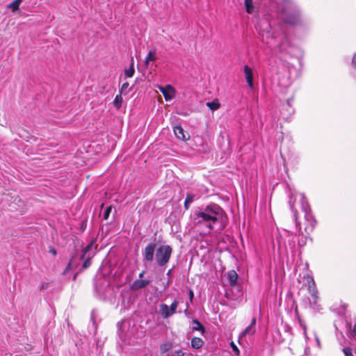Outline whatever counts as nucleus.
<instances>
[{
    "label": "nucleus",
    "mask_w": 356,
    "mask_h": 356,
    "mask_svg": "<svg viewBox=\"0 0 356 356\" xmlns=\"http://www.w3.org/2000/svg\"><path fill=\"white\" fill-rule=\"evenodd\" d=\"M150 283L149 280H136L131 285V289L134 291H138L146 287Z\"/></svg>",
    "instance_id": "obj_10"
},
{
    "label": "nucleus",
    "mask_w": 356,
    "mask_h": 356,
    "mask_svg": "<svg viewBox=\"0 0 356 356\" xmlns=\"http://www.w3.org/2000/svg\"><path fill=\"white\" fill-rule=\"evenodd\" d=\"M172 343L170 342L163 343L160 346V350L162 354L166 353L172 348Z\"/></svg>",
    "instance_id": "obj_21"
},
{
    "label": "nucleus",
    "mask_w": 356,
    "mask_h": 356,
    "mask_svg": "<svg viewBox=\"0 0 356 356\" xmlns=\"http://www.w3.org/2000/svg\"><path fill=\"white\" fill-rule=\"evenodd\" d=\"M300 202L302 210L305 213V220L309 222L311 225V229H312L316 224V220H314V216L311 213L310 206L304 194H301Z\"/></svg>",
    "instance_id": "obj_7"
},
{
    "label": "nucleus",
    "mask_w": 356,
    "mask_h": 356,
    "mask_svg": "<svg viewBox=\"0 0 356 356\" xmlns=\"http://www.w3.org/2000/svg\"><path fill=\"white\" fill-rule=\"evenodd\" d=\"M194 198H195V195L191 194V193H188L186 197V199H185V201H184V208L188 210L190 207V205L191 204V203L193 202L194 200Z\"/></svg>",
    "instance_id": "obj_20"
},
{
    "label": "nucleus",
    "mask_w": 356,
    "mask_h": 356,
    "mask_svg": "<svg viewBox=\"0 0 356 356\" xmlns=\"http://www.w3.org/2000/svg\"><path fill=\"white\" fill-rule=\"evenodd\" d=\"M122 102L123 99L121 94L117 95L114 99L113 105L115 108H120L122 106Z\"/></svg>",
    "instance_id": "obj_25"
},
{
    "label": "nucleus",
    "mask_w": 356,
    "mask_h": 356,
    "mask_svg": "<svg viewBox=\"0 0 356 356\" xmlns=\"http://www.w3.org/2000/svg\"><path fill=\"white\" fill-rule=\"evenodd\" d=\"M156 60V49L150 50L148 52L147 56L145 58V65L147 66L149 61H154Z\"/></svg>",
    "instance_id": "obj_19"
},
{
    "label": "nucleus",
    "mask_w": 356,
    "mask_h": 356,
    "mask_svg": "<svg viewBox=\"0 0 356 356\" xmlns=\"http://www.w3.org/2000/svg\"><path fill=\"white\" fill-rule=\"evenodd\" d=\"M343 353L346 356H353L352 349L350 347H345L343 348Z\"/></svg>",
    "instance_id": "obj_30"
},
{
    "label": "nucleus",
    "mask_w": 356,
    "mask_h": 356,
    "mask_svg": "<svg viewBox=\"0 0 356 356\" xmlns=\"http://www.w3.org/2000/svg\"><path fill=\"white\" fill-rule=\"evenodd\" d=\"M228 279L229 284L234 286L238 280V274L234 270H230L228 272Z\"/></svg>",
    "instance_id": "obj_16"
},
{
    "label": "nucleus",
    "mask_w": 356,
    "mask_h": 356,
    "mask_svg": "<svg viewBox=\"0 0 356 356\" xmlns=\"http://www.w3.org/2000/svg\"><path fill=\"white\" fill-rule=\"evenodd\" d=\"M256 323V318L253 317L251 321V323L248 326L241 334L240 337H244L246 334H253L255 332V330L253 328Z\"/></svg>",
    "instance_id": "obj_12"
},
{
    "label": "nucleus",
    "mask_w": 356,
    "mask_h": 356,
    "mask_svg": "<svg viewBox=\"0 0 356 356\" xmlns=\"http://www.w3.org/2000/svg\"><path fill=\"white\" fill-rule=\"evenodd\" d=\"M256 29L258 30L259 35L263 42H265L270 48L275 46V44L271 41L275 40L276 35L272 31L271 25L267 20H261L256 25Z\"/></svg>",
    "instance_id": "obj_2"
},
{
    "label": "nucleus",
    "mask_w": 356,
    "mask_h": 356,
    "mask_svg": "<svg viewBox=\"0 0 356 356\" xmlns=\"http://www.w3.org/2000/svg\"><path fill=\"white\" fill-rule=\"evenodd\" d=\"M294 247H295V245L293 243V245L291 247V249L293 250L294 248Z\"/></svg>",
    "instance_id": "obj_44"
},
{
    "label": "nucleus",
    "mask_w": 356,
    "mask_h": 356,
    "mask_svg": "<svg viewBox=\"0 0 356 356\" xmlns=\"http://www.w3.org/2000/svg\"><path fill=\"white\" fill-rule=\"evenodd\" d=\"M134 72H135V70L134 68V60L132 58L131 66L128 69H126L124 70V74H125L126 76H127V77H132L134 74Z\"/></svg>",
    "instance_id": "obj_26"
},
{
    "label": "nucleus",
    "mask_w": 356,
    "mask_h": 356,
    "mask_svg": "<svg viewBox=\"0 0 356 356\" xmlns=\"http://www.w3.org/2000/svg\"><path fill=\"white\" fill-rule=\"evenodd\" d=\"M189 298L191 302H193V298H194V293L192 289H189L188 291Z\"/></svg>",
    "instance_id": "obj_35"
},
{
    "label": "nucleus",
    "mask_w": 356,
    "mask_h": 356,
    "mask_svg": "<svg viewBox=\"0 0 356 356\" xmlns=\"http://www.w3.org/2000/svg\"><path fill=\"white\" fill-rule=\"evenodd\" d=\"M352 65L354 67V68L356 69V54L354 55L353 60H352Z\"/></svg>",
    "instance_id": "obj_37"
},
{
    "label": "nucleus",
    "mask_w": 356,
    "mask_h": 356,
    "mask_svg": "<svg viewBox=\"0 0 356 356\" xmlns=\"http://www.w3.org/2000/svg\"><path fill=\"white\" fill-rule=\"evenodd\" d=\"M184 353L180 349V350H175V351L172 352L170 354H168L165 356H184Z\"/></svg>",
    "instance_id": "obj_29"
},
{
    "label": "nucleus",
    "mask_w": 356,
    "mask_h": 356,
    "mask_svg": "<svg viewBox=\"0 0 356 356\" xmlns=\"http://www.w3.org/2000/svg\"><path fill=\"white\" fill-rule=\"evenodd\" d=\"M71 269V264L69 263L67 266H66L65 269L64 270L63 274L66 275L67 272Z\"/></svg>",
    "instance_id": "obj_36"
},
{
    "label": "nucleus",
    "mask_w": 356,
    "mask_h": 356,
    "mask_svg": "<svg viewBox=\"0 0 356 356\" xmlns=\"http://www.w3.org/2000/svg\"><path fill=\"white\" fill-rule=\"evenodd\" d=\"M145 273V270L142 271V272L139 274V275H138L139 279H142V278L143 277V276H144Z\"/></svg>",
    "instance_id": "obj_40"
},
{
    "label": "nucleus",
    "mask_w": 356,
    "mask_h": 356,
    "mask_svg": "<svg viewBox=\"0 0 356 356\" xmlns=\"http://www.w3.org/2000/svg\"><path fill=\"white\" fill-rule=\"evenodd\" d=\"M172 249L169 245H160L156 250L155 260L159 267H164L169 262Z\"/></svg>",
    "instance_id": "obj_3"
},
{
    "label": "nucleus",
    "mask_w": 356,
    "mask_h": 356,
    "mask_svg": "<svg viewBox=\"0 0 356 356\" xmlns=\"http://www.w3.org/2000/svg\"><path fill=\"white\" fill-rule=\"evenodd\" d=\"M156 245L154 242L148 243L142 251L143 261L145 265L151 264L154 261V254L156 255Z\"/></svg>",
    "instance_id": "obj_6"
},
{
    "label": "nucleus",
    "mask_w": 356,
    "mask_h": 356,
    "mask_svg": "<svg viewBox=\"0 0 356 356\" xmlns=\"http://www.w3.org/2000/svg\"><path fill=\"white\" fill-rule=\"evenodd\" d=\"M353 332V333L355 334V335L356 336V323H355V325H354Z\"/></svg>",
    "instance_id": "obj_41"
},
{
    "label": "nucleus",
    "mask_w": 356,
    "mask_h": 356,
    "mask_svg": "<svg viewBox=\"0 0 356 356\" xmlns=\"http://www.w3.org/2000/svg\"><path fill=\"white\" fill-rule=\"evenodd\" d=\"M289 204L291 210V211L293 213V217H294V220H295V222H296V228L298 229L300 227V222H298V216H298V211L294 208V205H293L294 204V201L292 200V198L290 199V200L289 202Z\"/></svg>",
    "instance_id": "obj_14"
},
{
    "label": "nucleus",
    "mask_w": 356,
    "mask_h": 356,
    "mask_svg": "<svg viewBox=\"0 0 356 356\" xmlns=\"http://www.w3.org/2000/svg\"><path fill=\"white\" fill-rule=\"evenodd\" d=\"M170 272H171V270H168V272L167 275H169L170 274Z\"/></svg>",
    "instance_id": "obj_46"
},
{
    "label": "nucleus",
    "mask_w": 356,
    "mask_h": 356,
    "mask_svg": "<svg viewBox=\"0 0 356 356\" xmlns=\"http://www.w3.org/2000/svg\"><path fill=\"white\" fill-rule=\"evenodd\" d=\"M90 264H91L90 259H87L86 260L84 261V262L82 265V267H83V268H87L90 266Z\"/></svg>",
    "instance_id": "obj_31"
},
{
    "label": "nucleus",
    "mask_w": 356,
    "mask_h": 356,
    "mask_svg": "<svg viewBox=\"0 0 356 356\" xmlns=\"http://www.w3.org/2000/svg\"><path fill=\"white\" fill-rule=\"evenodd\" d=\"M243 72L245 74V80L250 89L253 88V74L252 70L248 65H245L243 67Z\"/></svg>",
    "instance_id": "obj_11"
},
{
    "label": "nucleus",
    "mask_w": 356,
    "mask_h": 356,
    "mask_svg": "<svg viewBox=\"0 0 356 356\" xmlns=\"http://www.w3.org/2000/svg\"><path fill=\"white\" fill-rule=\"evenodd\" d=\"M129 87V83L125 82L122 85L120 92H122L124 90H125Z\"/></svg>",
    "instance_id": "obj_34"
},
{
    "label": "nucleus",
    "mask_w": 356,
    "mask_h": 356,
    "mask_svg": "<svg viewBox=\"0 0 356 356\" xmlns=\"http://www.w3.org/2000/svg\"><path fill=\"white\" fill-rule=\"evenodd\" d=\"M207 106L212 111H216L218 109L220 106V104L219 103L218 99H214L212 102H209L207 103Z\"/></svg>",
    "instance_id": "obj_22"
},
{
    "label": "nucleus",
    "mask_w": 356,
    "mask_h": 356,
    "mask_svg": "<svg viewBox=\"0 0 356 356\" xmlns=\"http://www.w3.org/2000/svg\"><path fill=\"white\" fill-rule=\"evenodd\" d=\"M92 246H93V242H91L90 243H89L83 250L84 254L89 252L92 249Z\"/></svg>",
    "instance_id": "obj_33"
},
{
    "label": "nucleus",
    "mask_w": 356,
    "mask_h": 356,
    "mask_svg": "<svg viewBox=\"0 0 356 356\" xmlns=\"http://www.w3.org/2000/svg\"><path fill=\"white\" fill-rule=\"evenodd\" d=\"M300 325L303 329L305 334L306 333V325L302 322V321L299 320Z\"/></svg>",
    "instance_id": "obj_38"
},
{
    "label": "nucleus",
    "mask_w": 356,
    "mask_h": 356,
    "mask_svg": "<svg viewBox=\"0 0 356 356\" xmlns=\"http://www.w3.org/2000/svg\"><path fill=\"white\" fill-rule=\"evenodd\" d=\"M231 346L232 348L233 351L236 354L239 355L240 351L238 348L236 347V346L234 343V342H231Z\"/></svg>",
    "instance_id": "obj_32"
},
{
    "label": "nucleus",
    "mask_w": 356,
    "mask_h": 356,
    "mask_svg": "<svg viewBox=\"0 0 356 356\" xmlns=\"http://www.w3.org/2000/svg\"><path fill=\"white\" fill-rule=\"evenodd\" d=\"M23 0H15L8 5V8H11L13 11H15L19 9L20 3Z\"/></svg>",
    "instance_id": "obj_23"
},
{
    "label": "nucleus",
    "mask_w": 356,
    "mask_h": 356,
    "mask_svg": "<svg viewBox=\"0 0 356 356\" xmlns=\"http://www.w3.org/2000/svg\"><path fill=\"white\" fill-rule=\"evenodd\" d=\"M159 89L162 92L164 96V98L166 101L171 100L173 99L175 96V89L170 85H167L165 86H159Z\"/></svg>",
    "instance_id": "obj_8"
},
{
    "label": "nucleus",
    "mask_w": 356,
    "mask_h": 356,
    "mask_svg": "<svg viewBox=\"0 0 356 356\" xmlns=\"http://www.w3.org/2000/svg\"><path fill=\"white\" fill-rule=\"evenodd\" d=\"M48 286H49V283L47 282H44L42 286H41V288L40 289L42 290V289H47L48 288Z\"/></svg>",
    "instance_id": "obj_39"
},
{
    "label": "nucleus",
    "mask_w": 356,
    "mask_h": 356,
    "mask_svg": "<svg viewBox=\"0 0 356 356\" xmlns=\"http://www.w3.org/2000/svg\"><path fill=\"white\" fill-rule=\"evenodd\" d=\"M50 252H51L54 255H56V251L54 249L51 250Z\"/></svg>",
    "instance_id": "obj_43"
},
{
    "label": "nucleus",
    "mask_w": 356,
    "mask_h": 356,
    "mask_svg": "<svg viewBox=\"0 0 356 356\" xmlns=\"http://www.w3.org/2000/svg\"><path fill=\"white\" fill-rule=\"evenodd\" d=\"M179 303L178 298H176L170 306L164 303L159 305V314L164 319L170 318L177 312Z\"/></svg>",
    "instance_id": "obj_4"
},
{
    "label": "nucleus",
    "mask_w": 356,
    "mask_h": 356,
    "mask_svg": "<svg viewBox=\"0 0 356 356\" xmlns=\"http://www.w3.org/2000/svg\"><path fill=\"white\" fill-rule=\"evenodd\" d=\"M308 291L311 294L314 302L318 300V291L316 287L315 282L312 277L307 281Z\"/></svg>",
    "instance_id": "obj_9"
},
{
    "label": "nucleus",
    "mask_w": 356,
    "mask_h": 356,
    "mask_svg": "<svg viewBox=\"0 0 356 356\" xmlns=\"http://www.w3.org/2000/svg\"><path fill=\"white\" fill-rule=\"evenodd\" d=\"M279 47L280 51H282V49H281V45H279V47Z\"/></svg>",
    "instance_id": "obj_45"
},
{
    "label": "nucleus",
    "mask_w": 356,
    "mask_h": 356,
    "mask_svg": "<svg viewBox=\"0 0 356 356\" xmlns=\"http://www.w3.org/2000/svg\"><path fill=\"white\" fill-rule=\"evenodd\" d=\"M282 17L285 23L290 25H297L300 22V12L296 8L284 10Z\"/></svg>",
    "instance_id": "obj_5"
},
{
    "label": "nucleus",
    "mask_w": 356,
    "mask_h": 356,
    "mask_svg": "<svg viewBox=\"0 0 356 356\" xmlns=\"http://www.w3.org/2000/svg\"><path fill=\"white\" fill-rule=\"evenodd\" d=\"M193 227L204 234L210 233L215 225L224 229L227 225V216L224 209L216 203H210L195 210L191 216Z\"/></svg>",
    "instance_id": "obj_1"
},
{
    "label": "nucleus",
    "mask_w": 356,
    "mask_h": 356,
    "mask_svg": "<svg viewBox=\"0 0 356 356\" xmlns=\"http://www.w3.org/2000/svg\"><path fill=\"white\" fill-rule=\"evenodd\" d=\"M355 353L356 354V348H355V350H354Z\"/></svg>",
    "instance_id": "obj_47"
},
{
    "label": "nucleus",
    "mask_w": 356,
    "mask_h": 356,
    "mask_svg": "<svg viewBox=\"0 0 356 356\" xmlns=\"http://www.w3.org/2000/svg\"><path fill=\"white\" fill-rule=\"evenodd\" d=\"M204 341L201 338L193 337L191 339V346L193 348L199 349L202 347Z\"/></svg>",
    "instance_id": "obj_15"
},
{
    "label": "nucleus",
    "mask_w": 356,
    "mask_h": 356,
    "mask_svg": "<svg viewBox=\"0 0 356 356\" xmlns=\"http://www.w3.org/2000/svg\"><path fill=\"white\" fill-rule=\"evenodd\" d=\"M244 3H245L246 12L250 14L252 13L254 11L252 0H245Z\"/></svg>",
    "instance_id": "obj_24"
},
{
    "label": "nucleus",
    "mask_w": 356,
    "mask_h": 356,
    "mask_svg": "<svg viewBox=\"0 0 356 356\" xmlns=\"http://www.w3.org/2000/svg\"><path fill=\"white\" fill-rule=\"evenodd\" d=\"M193 327L192 330L193 331H200L202 334H204L205 332V328L203 326V325L197 319H193L192 321Z\"/></svg>",
    "instance_id": "obj_13"
},
{
    "label": "nucleus",
    "mask_w": 356,
    "mask_h": 356,
    "mask_svg": "<svg viewBox=\"0 0 356 356\" xmlns=\"http://www.w3.org/2000/svg\"><path fill=\"white\" fill-rule=\"evenodd\" d=\"M174 133L177 138L181 140L185 139L184 131L181 126H175L174 127Z\"/></svg>",
    "instance_id": "obj_18"
},
{
    "label": "nucleus",
    "mask_w": 356,
    "mask_h": 356,
    "mask_svg": "<svg viewBox=\"0 0 356 356\" xmlns=\"http://www.w3.org/2000/svg\"><path fill=\"white\" fill-rule=\"evenodd\" d=\"M111 210H112L111 206H108L106 208V209L104 212V214H103V218L104 220H107L108 218L110 213L111 212Z\"/></svg>",
    "instance_id": "obj_27"
},
{
    "label": "nucleus",
    "mask_w": 356,
    "mask_h": 356,
    "mask_svg": "<svg viewBox=\"0 0 356 356\" xmlns=\"http://www.w3.org/2000/svg\"><path fill=\"white\" fill-rule=\"evenodd\" d=\"M292 102H293V98L289 99L286 102V106H287L289 108V114L294 113V109L292 107Z\"/></svg>",
    "instance_id": "obj_28"
},
{
    "label": "nucleus",
    "mask_w": 356,
    "mask_h": 356,
    "mask_svg": "<svg viewBox=\"0 0 356 356\" xmlns=\"http://www.w3.org/2000/svg\"><path fill=\"white\" fill-rule=\"evenodd\" d=\"M298 236V245L300 247L305 246L307 243V237L305 236H304L300 227H299Z\"/></svg>",
    "instance_id": "obj_17"
},
{
    "label": "nucleus",
    "mask_w": 356,
    "mask_h": 356,
    "mask_svg": "<svg viewBox=\"0 0 356 356\" xmlns=\"http://www.w3.org/2000/svg\"><path fill=\"white\" fill-rule=\"evenodd\" d=\"M188 309V302H186V309L184 310V313H185V314H187Z\"/></svg>",
    "instance_id": "obj_42"
}]
</instances>
